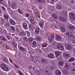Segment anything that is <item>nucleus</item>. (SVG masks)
Returning <instances> with one entry per match:
<instances>
[{
  "instance_id": "25",
  "label": "nucleus",
  "mask_w": 75,
  "mask_h": 75,
  "mask_svg": "<svg viewBox=\"0 0 75 75\" xmlns=\"http://www.w3.org/2000/svg\"><path fill=\"white\" fill-rule=\"evenodd\" d=\"M56 74L57 75H60L61 74V72L59 70H57L56 71Z\"/></svg>"
},
{
  "instance_id": "27",
  "label": "nucleus",
  "mask_w": 75,
  "mask_h": 75,
  "mask_svg": "<svg viewBox=\"0 0 75 75\" xmlns=\"http://www.w3.org/2000/svg\"><path fill=\"white\" fill-rule=\"evenodd\" d=\"M9 22L12 25H15V23L14 21L12 19H10L9 20Z\"/></svg>"
},
{
  "instance_id": "48",
  "label": "nucleus",
  "mask_w": 75,
  "mask_h": 75,
  "mask_svg": "<svg viewBox=\"0 0 75 75\" xmlns=\"http://www.w3.org/2000/svg\"><path fill=\"white\" fill-rule=\"evenodd\" d=\"M54 68V67L53 66H51L50 67V69L51 71H53Z\"/></svg>"
},
{
  "instance_id": "18",
  "label": "nucleus",
  "mask_w": 75,
  "mask_h": 75,
  "mask_svg": "<svg viewBox=\"0 0 75 75\" xmlns=\"http://www.w3.org/2000/svg\"><path fill=\"white\" fill-rule=\"evenodd\" d=\"M52 17L54 18V19H57L58 18V16H57V15L55 13H53L52 14Z\"/></svg>"
},
{
  "instance_id": "54",
  "label": "nucleus",
  "mask_w": 75,
  "mask_h": 75,
  "mask_svg": "<svg viewBox=\"0 0 75 75\" xmlns=\"http://www.w3.org/2000/svg\"><path fill=\"white\" fill-rule=\"evenodd\" d=\"M4 0H0V4H2L3 3V1Z\"/></svg>"
},
{
  "instance_id": "5",
  "label": "nucleus",
  "mask_w": 75,
  "mask_h": 75,
  "mask_svg": "<svg viewBox=\"0 0 75 75\" xmlns=\"http://www.w3.org/2000/svg\"><path fill=\"white\" fill-rule=\"evenodd\" d=\"M51 27L52 29H53V30H57L58 29H59V27L54 24H51Z\"/></svg>"
},
{
  "instance_id": "12",
  "label": "nucleus",
  "mask_w": 75,
  "mask_h": 75,
  "mask_svg": "<svg viewBox=\"0 0 75 75\" xmlns=\"http://www.w3.org/2000/svg\"><path fill=\"white\" fill-rule=\"evenodd\" d=\"M62 15L63 17H67V12H66V11H63L62 12Z\"/></svg>"
},
{
  "instance_id": "47",
  "label": "nucleus",
  "mask_w": 75,
  "mask_h": 75,
  "mask_svg": "<svg viewBox=\"0 0 75 75\" xmlns=\"http://www.w3.org/2000/svg\"><path fill=\"white\" fill-rule=\"evenodd\" d=\"M26 33L28 37H30V33L28 31H26Z\"/></svg>"
},
{
  "instance_id": "17",
  "label": "nucleus",
  "mask_w": 75,
  "mask_h": 75,
  "mask_svg": "<svg viewBox=\"0 0 75 75\" xmlns=\"http://www.w3.org/2000/svg\"><path fill=\"white\" fill-rule=\"evenodd\" d=\"M61 37L59 35H56V40L57 41H59V40H61Z\"/></svg>"
},
{
  "instance_id": "33",
  "label": "nucleus",
  "mask_w": 75,
  "mask_h": 75,
  "mask_svg": "<svg viewBox=\"0 0 75 75\" xmlns=\"http://www.w3.org/2000/svg\"><path fill=\"white\" fill-rule=\"evenodd\" d=\"M64 68L67 70L68 69H69V64H68L65 63Z\"/></svg>"
},
{
  "instance_id": "60",
  "label": "nucleus",
  "mask_w": 75,
  "mask_h": 75,
  "mask_svg": "<svg viewBox=\"0 0 75 75\" xmlns=\"http://www.w3.org/2000/svg\"><path fill=\"white\" fill-rule=\"evenodd\" d=\"M29 69H32V67H31V66H30V67H29Z\"/></svg>"
},
{
  "instance_id": "46",
  "label": "nucleus",
  "mask_w": 75,
  "mask_h": 75,
  "mask_svg": "<svg viewBox=\"0 0 75 75\" xmlns=\"http://www.w3.org/2000/svg\"><path fill=\"white\" fill-rule=\"evenodd\" d=\"M71 71L72 73H75V67L71 69Z\"/></svg>"
},
{
  "instance_id": "21",
  "label": "nucleus",
  "mask_w": 75,
  "mask_h": 75,
  "mask_svg": "<svg viewBox=\"0 0 75 75\" xmlns=\"http://www.w3.org/2000/svg\"><path fill=\"white\" fill-rule=\"evenodd\" d=\"M56 8H57V9L58 10H60L61 8V6L60 5L57 4H56Z\"/></svg>"
},
{
  "instance_id": "58",
  "label": "nucleus",
  "mask_w": 75,
  "mask_h": 75,
  "mask_svg": "<svg viewBox=\"0 0 75 75\" xmlns=\"http://www.w3.org/2000/svg\"><path fill=\"white\" fill-rule=\"evenodd\" d=\"M71 3H72V4H74V3H75V1L74 0H72L71 1Z\"/></svg>"
},
{
  "instance_id": "22",
  "label": "nucleus",
  "mask_w": 75,
  "mask_h": 75,
  "mask_svg": "<svg viewBox=\"0 0 75 75\" xmlns=\"http://www.w3.org/2000/svg\"><path fill=\"white\" fill-rule=\"evenodd\" d=\"M41 62L42 64H46V65L48 64V62L44 59H42L41 61Z\"/></svg>"
},
{
  "instance_id": "11",
  "label": "nucleus",
  "mask_w": 75,
  "mask_h": 75,
  "mask_svg": "<svg viewBox=\"0 0 75 75\" xmlns=\"http://www.w3.org/2000/svg\"><path fill=\"white\" fill-rule=\"evenodd\" d=\"M43 71L44 72H45V73H47V75H50V74H51V72L50 71H48V69L46 68H45L43 69Z\"/></svg>"
},
{
  "instance_id": "36",
  "label": "nucleus",
  "mask_w": 75,
  "mask_h": 75,
  "mask_svg": "<svg viewBox=\"0 0 75 75\" xmlns=\"http://www.w3.org/2000/svg\"><path fill=\"white\" fill-rule=\"evenodd\" d=\"M12 43L13 47L16 48L17 47V43L14 42H12Z\"/></svg>"
},
{
  "instance_id": "49",
  "label": "nucleus",
  "mask_w": 75,
  "mask_h": 75,
  "mask_svg": "<svg viewBox=\"0 0 75 75\" xmlns=\"http://www.w3.org/2000/svg\"><path fill=\"white\" fill-rule=\"evenodd\" d=\"M36 68V69L37 70V71L38 72H39V73H41V72H42V71H41V70H39L40 69V68H39L38 69H39V70H38L37 69V68Z\"/></svg>"
},
{
  "instance_id": "2",
  "label": "nucleus",
  "mask_w": 75,
  "mask_h": 75,
  "mask_svg": "<svg viewBox=\"0 0 75 75\" xmlns=\"http://www.w3.org/2000/svg\"><path fill=\"white\" fill-rule=\"evenodd\" d=\"M55 37L54 35H52L50 36L48 38V40L50 41V42H52L54 40V38Z\"/></svg>"
},
{
  "instance_id": "44",
  "label": "nucleus",
  "mask_w": 75,
  "mask_h": 75,
  "mask_svg": "<svg viewBox=\"0 0 75 75\" xmlns=\"http://www.w3.org/2000/svg\"><path fill=\"white\" fill-rule=\"evenodd\" d=\"M18 11L20 14H23V12H22V11L20 9L18 8Z\"/></svg>"
},
{
  "instance_id": "23",
  "label": "nucleus",
  "mask_w": 75,
  "mask_h": 75,
  "mask_svg": "<svg viewBox=\"0 0 75 75\" xmlns=\"http://www.w3.org/2000/svg\"><path fill=\"white\" fill-rule=\"evenodd\" d=\"M39 31L40 29H39V28L37 27H36L35 31V33H36V34H38Z\"/></svg>"
},
{
  "instance_id": "57",
  "label": "nucleus",
  "mask_w": 75,
  "mask_h": 75,
  "mask_svg": "<svg viewBox=\"0 0 75 75\" xmlns=\"http://www.w3.org/2000/svg\"><path fill=\"white\" fill-rule=\"evenodd\" d=\"M9 60L11 62V63H12L13 62V61H12V60L11 59L9 58Z\"/></svg>"
},
{
  "instance_id": "41",
  "label": "nucleus",
  "mask_w": 75,
  "mask_h": 75,
  "mask_svg": "<svg viewBox=\"0 0 75 75\" xmlns=\"http://www.w3.org/2000/svg\"><path fill=\"white\" fill-rule=\"evenodd\" d=\"M63 74H64V75H67V74H68V71L66 70H64L63 71Z\"/></svg>"
},
{
  "instance_id": "43",
  "label": "nucleus",
  "mask_w": 75,
  "mask_h": 75,
  "mask_svg": "<svg viewBox=\"0 0 75 75\" xmlns=\"http://www.w3.org/2000/svg\"><path fill=\"white\" fill-rule=\"evenodd\" d=\"M48 45V44L47 43H45L44 44L42 45V47H46L47 45Z\"/></svg>"
},
{
  "instance_id": "6",
  "label": "nucleus",
  "mask_w": 75,
  "mask_h": 75,
  "mask_svg": "<svg viewBox=\"0 0 75 75\" xmlns=\"http://www.w3.org/2000/svg\"><path fill=\"white\" fill-rule=\"evenodd\" d=\"M29 21L32 24H35V21H34V17L31 16L30 17Z\"/></svg>"
},
{
  "instance_id": "38",
  "label": "nucleus",
  "mask_w": 75,
  "mask_h": 75,
  "mask_svg": "<svg viewBox=\"0 0 75 75\" xmlns=\"http://www.w3.org/2000/svg\"><path fill=\"white\" fill-rule=\"evenodd\" d=\"M4 17L6 20H8V16L6 14H4Z\"/></svg>"
},
{
  "instance_id": "34",
  "label": "nucleus",
  "mask_w": 75,
  "mask_h": 75,
  "mask_svg": "<svg viewBox=\"0 0 75 75\" xmlns=\"http://www.w3.org/2000/svg\"><path fill=\"white\" fill-rule=\"evenodd\" d=\"M18 48L20 50L22 51L23 52H24L25 51V49L24 48V47L20 46H18Z\"/></svg>"
},
{
  "instance_id": "19",
  "label": "nucleus",
  "mask_w": 75,
  "mask_h": 75,
  "mask_svg": "<svg viewBox=\"0 0 75 75\" xmlns=\"http://www.w3.org/2000/svg\"><path fill=\"white\" fill-rule=\"evenodd\" d=\"M60 29L62 33H65L66 31V30H65V28L64 27H61Z\"/></svg>"
},
{
  "instance_id": "30",
  "label": "nucleus",
  "mask_w": 75,
  "mask_h": 75,
  "mask_svg": "<svg viewBox=\"0 0 75 75\" xmlns=\"http://www.w3.org/2000/svg\"><path fill=\"white\" fill-rule=\"evenodd\" d=\"M55 55L58 57V56H59V55H60V54H61V52H60L59 51H57L55 52Z\"/></svg>"
},
{
  "instance_id": "39",
  "label": "nucleus",
  "mask_w": 75,
  "mask_h": 75,
  "mask_svg": "<svg viewBox=\"0 0 75 75\" xmlns=\"http://www.w3.org/2000/svg\"><path fill=\"white\" fill-rule=\"evenodd\" d=\"M32 44H33V45L35 46H33V48H35L37 47L36 46H35L37 44V42H35V41L33 42H32Z\"/></svg>"
},
{
  "instance_id": "14",
  "label": "nucleus",
  "mask_w": 75,
  "mask_h": 75,
  "mask_svg": "<svg viewBox=\"0 0 75 75\" xmlns=\"http://www.w3.org/2000/svg\"><path fill=\"white\" fill-rule=\"evenodd\" d=\"M67 28L69 30L71 31L75 30V28L74 27L70 25L67 26Z\"/></svg>"
},
{
  "instance_id": "26",
  "label": "nucleus",
  "mask_w": 75,
  "mask_h": 75,
  "mask_svg": "<svg viewBox=\"0 0 75 75\" xmlns=\"http://www.w3.org/2000/svg\"><path fill=\"white\" fill-rule=\"evenodd\" d=\"M19 35L21 36H24V35H26V33L24 31L21 32L19 34Z\"/></svg>"
},
{
  "instance_id": "51",
  "label": "nucleus",
  "mask_w": 75,
  "mask_h": 75,
  "mask_svg": "<svg viewBox=\"0 0 75 75\" xmlns=\"http://www.w3.org/2000/svg\"><path fill=\"white\" fill-rule=\"evenodd\" d=\"M25 17H29V15L28 14L25 13Z\"/></svg>"
},
{
  "instance_id": "28",
  "label": "nucleus",
  "mask_w": 75,
  "mask_h": 75,
  "mask_svg": "<svg viewBox=\"0 0 75 75\" xmlns=\"http://www.w3.org/2000/svg\"><path fill=\"white\" fill-rule=\"evenodd\" d=\"M3 60V61H4V62H6L7 64H8V63H9V62H8V59H7L6 57L4 58Z\"/></svg>"
},
{
  "instance_id": "61",
  "label": "nucleus",
  "mask_w": 75,
  "mask_h": 75,
  "mask_svg": "<svg viewBox=\"0 0 75 75\" xmlns=\"http://www.w3.org/2000/svg\"><path fill=\"white\" fill-rule=\"evenodd\" d=\"M29 27L30 28H31V25L30 24L29 25Z\"/></svg>"
},
{
  "instance_id": "37",
  "label": "nucleus",
  "mask_w": 75,
  "mask_h": 75,
  "mask_svg": "<svg viewBox=\"0 0 75 75\" xmlns=\"http://www.w3.org/2000/svg\"><path fill=\"white\" fill-rule=\"evenodd\" d=\"M49 9L52 12V11L54 10V9H55V8H54V6H52L50 7Z\"/></svg>"
},
{
  "instance_id": "4",
  "label": "nucleus",
  "mask_w": 75,
  "mask_h": 75,
  "mask_svg": "<svg viewBox=\"0 0 75 75\" xmlns=\"http://www.w3.org/2000/svg\"><path fill=\"white\" fill-rule=\"evenodd\" d=\"M69 17L71 20H75V15L73 13H70Z\"/></svg>"
},
{
  "instance_id": "32",
  "label": "nucleus",
  "mask_w": 75,
  "mask_h": 75,
  "mask_svg": "<svg viewBox=\"0 0 75 75\" xmlns=\"http://www.w3.org/2000/svg\"><path fill=\"white\" fill-rule=\"evenodd\" d=\"M33 40H34V39H33V38L32 37L29 38L28 39V41L29 42H32Z\"/></svg>"
},
{
  "instance_id": "52",
  "label": "nucleus",
  "mask_w": 75,
  "mask_h": 75,
  "mask_svg": "<svg viewBox=\"0 0 75 75\" xmlns=\"http://www.w3.org/2000/svg\"><path fill=\"white\" fill-rule=\"evenodd\" d=\"M6 37L9 40H10V36L7 35L6 36Z\"/></svg>"
},
{
  "instance_id": "13",
  "label": "nucleus",
  "mask_w": 75,
  "mask_h": 75,
  "mask_svg": "<svg viewBox=\"0 0 75 75\" xmlns=\"http://www.w3.org/2000/svg\"><path fill=\"white\" fill-rule=\"evenodd\" d=\"M0 39L2 40H3V41H6V42H8L7 39H6V38H5L3 36H0Z\"/></svg>"
},
{
  "instance_id": "15",
  "label": "nucleus",
  "mask_w": 75,
  "mask_h": 75,
  "mask_svg": "<svg viewBox=\"0 0 75 75\" xmlns=\"http://www.w3.org/2000/svg\"><path fill=\"white\" fill-rule=\"evenodd\" d=\"M48 57L49 58L52 59V58H54V55L52 53H50L49 54Z\"/></svg>"
},
{
  "instance_id": "53",
  "label": "nucleus",
  "mask_w": 75,
  "mask_h": 75,
  "mask_svg": "<svg viewBox=\"0 0 75 75\" xmlns=\"http://www.w3.org/2000/svg\"><path fill=\"white\" fill-rule=\"evenodd\" d=\"M8 6H9V7H11V3H10V2L8 1Z\"/></svg>"
},
{
  "instance_id": "1",
  "label": "nucleus",
  "mask_w": 75,
  "mask_h": 75,
  "mask_svg": "<svg viewBox=\"0 0 75 75\" xmlns=\"http://www.w3.org/2000/svg\"><path fill=\"white\" fill-rule=\"evenodd\" d=\"M1 67L3 70H4V71H8V68L7 67L6 65L3 64H1Z\"/></svg>"
},
{
  "instance_id": "40",
  "label": "nucleus",
  "mask_w": 75,
  "mask_h": 75,
  "mask_svg": "<svg viewBox=\"0 0 75 75\" xmlns=\"http://www.w3.org/2000/svg\"><path fill=\"white\" fill-rule=\"evenodd\" d=\"M11 30L13 32H14L15 31H16V30L15 29V28L13 26H11L10 27Z\"/></svg>"
},
{
  "instance_id": "10",
  "label": "nucleus",
  "mask_w": 75,
  "mask_h": 75,
  "mask_svg": "<svg viewBox=\"0 0 75 75\" xmlns=\"http://www.w3.org/2000/svg\"><path fill=\"white\" fill-rule=\"evenodd\" d=\"M64 56L66 58H70V55L69 53L65 52L64 54Z\"/></svg>"
},
{
  "instance_id": "24",
  "label": "nucleus",
  "mask_w": 75,
  "mask_h": 75,
  "mask_svg": "<svg viewBox=\"0 0 75 75\" xmlns=\"http://www.w3.org/2000/svg\"><path fill=\"white\" fill-rule=\"evenodd\" d=\"M39 25L41 28H43L44 27V23L43 22L40 21L39 22Z\"/></svg>"
},
{
  "instance_id": "64",
  "label": "nucleus",
  "mask_w": 75,
  "mask_h": 75,
  "mask_svg": "<svg viewBox=\"0 0 75 75\" xmlns=\"http://www.w3.org/2000/svg\"><path fill=\"white\" fill-rule=\"evenodd\" d=\"M73 42L75 44V40H73ZM74 46L75 47V45H74Z\"/></svg>"
},
{
  "instance_id": "63",
  "label": "nucleus",
  "mask_w": 75,
  "mask_h": 75,
  "mask_svg": "<svg viewBox=\"0 0 75 75\" xmlns=\"http://www.w3.org/2000/svg\"><path fill=\"white\" fill-rule=\"evenodd\" d=\"M42 0H38V1L40 3L41 2H42Z\"/></svg>"
},
{
  "instance_id": "3",
  "label": "nucleus",
  "mask_w": 75,
  "mask_h": 75,
  "mask_svg": "<svg viewBox=\"0 0 75 75\" xmlns=\"http://www.w3.org/2000/svg\"><path fill=\"white\" fill-rule=\"evenodd\" d=\"M57 48L58 49V50H61L62 51L64 50V46L60 44H57Z\"/></svg>"
},
{
  "instance_id": "31",
  "label": "nucleus",
  "mask_w": 75,
  "mask_h": 75,
  "mask_svg": "<svg viewBox=\"0 0 75 75\" xmlns=\"http://www.w3.org/2000/svg\"><path fill=\"white\" fill-rule=\"evenodd\" d=\"M0 43L2 47H7V45L6 43L1 42Z\"/></svg>"
},
{
  "instance_id": "42",
  "label": "nucleus",
  "mask_w": 75,
  "mask_h": 75,
  "mask_svg": "<svg viewBox=\"0 0 75 75\" xmlns=\"http://www.w3.org/2000/svg\"><path fill=\"white\" fill-rule=\"evenodd\" d=\"M36 38L37 40L38 41H40L41 40V37L39 36H37Z\"/></svg>"
},
{
  "instance_id": "50",
  "label": "nucleus",
  "mask_w": 75,
  "mask_h": 75,
  "mask_svg": "<svg viewBox=\"0 0 75 75\" xmlns=\"http://www.w3.org/2000/svg\"><path fill=\"white\" fill-rule=\"evenodd\" d=\"M14 65L15 67L16 68H19L18 66H17V65H16V64L14 63Z\"/></svg>"
},
{
  "instance_id": "7",
  "label": "nucleus",
  "mask_w": 75,
  "mask_h": 75,
  "mask_svg": "<svg viewBox=\"0 0 75 75\" xmlns=\"http://www.w3.org/2000/svg\"><path fill=\"white\" fill-rule=\"evenodd\" d=\"M66 35L69 37L71 38L73 37V34L71 32H66Z\"/></svg>"
},
{
  "instance_id": "8",
  "label": "nucleus",
  "mask_w": 75,
  "mask_h": 75,
  "mask_svg": "<svg viewBox=\"0 0 75 75\" xmlns=\"http://www.w3.org/2000/svg\"><path fill=\"white\" fill-rule=\"evenodd\" d=\"M59 20L62 22H65L67 21V19L61 16L59 17Z\"/></svg>"
},
{
  "instance_id": "45",
  "label": "nucleus",
  "mask_w": 75,
  "mask_h": 75,
  "mask_svg": "<svg viewBox=\"0 0 75 75\" xmlns=\"http://www.w3.org/2000/svg\"><path fill=\"white\" fill-rule=\"evenodd\" d=\"M69 61L70 62H72V61H74V58L73 57H72L69 59Z\"/></svg>"
},
{
  "instance_id": "35",
  "label": "nucleus",
  "mask_w": 75,
  "mask_h": 75,
  "mask_svg": "<svg viewBox=\"0 0 75 75\" xmlns=\"http://www.w3.org/2000/svg\"><path fill=\"white\" fill-rule=\"evenodd\" d=\"M23 27L25 30H27V29L28 28L27 27V23H24L23 24Z\"/></svg>"
},
{
  "instance_id": "29",
  "label": "nucleus",
  "mask_w": 75,
  "mask_h": 75,
  "mask_svg": "<svg viewBox=\"0 0 75 75\" xmlns=\"http://www.w3.org/2000/svg\"><path fill=\"white\" fill-rule=\"evenodd\" d=\"M59 66H61V67H62L63 65H64V62L63 61H59Z\"/></svg>"
},
{
  "instance_id": "59",
  "label": "nucleus",
  "mask_w": 75,
  "mask_h": 75,
  "mask_svg": "<svg viewBox=\"0 0 75 75\" xmlns=\"http://www.w3.org/2000/svg\"><path fill=\"white\" fill-rule=\"evenodd\" d=\"M2 9H3V10H6V8H5L3 6H2Z\"/></svg>"
},
{
  "instance_id": "55",
  "label": "nucleus",
  "mask_w": 75,
  "mask_h": 75,
  "mask_svg": "<svg viewBox=\"0 0 75 75\" xmlns=\"http://www.w3.org/2000/svg\"><path fill=\"white\" fill-rule=\"evenodd\" d=\"M54 0L50 2L51 4H54Z\"/></svg>"
},
{
  "instance_id": "56",
  "label": "nucleus",
  "mask_w": 75,
  "mask_h": 75,
  "mask_svg": "<svg viewBox=\"0 0 75 75\" xmlns=\"http://www.w3.org/2000/svg\"><path fill=\"white\" fill-rule=\"evenodd\" d=\"M19 72L20 75H24V74H23V73H21V72Z\"/></svg>"
},
{
  "instance_id": "16",
  "label": "nucleus",
  "mask_w": 75,
  "mask_h": 75,
  "mask_svg": "<svg viewBox=\"0 0 75 75\" xmlns=\"http://www.w3.org/2000/svg\"><path fill=\"white\" fill-rule=\"evenodd\" d=\"M67 48L68 50H72V46L70 44H68L67 45Z\"/></svg>"
},
{
  "instance_id": "62",
  "label": "nucleus",
  "mask_w": 75,
  "mask_h": 75,
  "mask_svg": "<svg viewBox=\"0 0 75 75\" xmlns=\"http://www.w3.org/2000/svg\"><path fill=\"white\" fill-rule=\"evenodd\" d=\"M6 24L8 26H10V23H7Z\"/></svg>"
},
{
  "instance_id": "9",
  "label": "nucleus",
  "mask_w": 75,
  "mask_h": 75,
  "mask_svg": "<svg viewBox=\"0 0 75 75\" xmlns=\"http://www.w3.org/2000/svg\"><path fill=\"white\" fill-rule=\"evenodd\" d=\"M29 59H31L32 61L34 62H37V60L35 58L33 57V56L30 55L29 57Z\"/></svg>"
},
{
  "instance_id": "20",
  "label": "nucleus",
  "mask_w": 75,
  "mask_h": 75,
  "mask_svg": "<svg viewBox=\"0 0 75 75\" xmlns=\"http://www.w3.org/2000/svg\"><path fill=\"white\" fill-rule=\"evenodd\" d=\"M16 6V3H13L11 4V7L12 8H14Z\"/></svg>"
}]
</instances>
